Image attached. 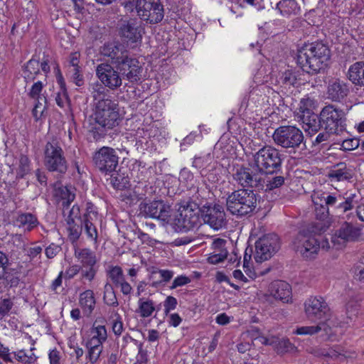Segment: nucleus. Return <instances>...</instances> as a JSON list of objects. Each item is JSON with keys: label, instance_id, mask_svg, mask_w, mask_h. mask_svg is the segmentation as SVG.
Here are the masks:
<instances>
[{"label": "nucleus", "instance_id": "1", "mask_svg": "<svg viewBox=\"0 0 364 364\" xmlns=\"http://www.w3.org/2000/svg\"><path fill=\"white\" fill-rule=\"evenodd\" d=\"M330 59L328 47L321 43L306 44L297 52V63L309 73H317L323 69Z\"/></svg>", "mask_w": 364, "mask_h": 364}, {"label": "nucleus", "instance_id": "2", "mask_svg": "<svg viewBox=\"0 0 364 364\" xmlns=\"http://www.w3.org/2000/svg\"><path fill=\"white\" fill-rule=\"evenodd\" d=\"M327 228L328 225L326 224L315 223L311 227V234L299 232L293 242L295 250L306 259L315 258L321 248L316 235L325 232Z\"/></svg>", "mask_w": 364, "mask_h": 364}, {"label": "nucleus", "instance_id": "3", "mask_svg": "<svg viewBox=\"0 0 364 364\" xmlns=\"http://www.w3.org/2000/svg\"><path fill=\"white\" fill-rule=\"evenodd\" d=\"M257 205V194L251 190L239 189L229 193L226 198L227 210L237 216L252 213Z\"/></svg>", "mask_w": 364, "mask_h": 364}, {"label": "nucleus", "instance_id": "4", "mask_svg": "<svg viewBox=\"0 0 364 364\" xmlns=\"http://www.w3.org/2000/svg\"><path fill=\"white\" fill-rule=\"evenodd\" d=\"M253 158L257 170L262 174H273L281 168V154L271 146L261 148L254 154Z\"/></svg>", "mask_w": 364, "mask_h": 364}, {"label": "nucleus", "instance_id": "5", "mask_svg": "<svg viewBox=\"0 0 364 364\" xmlns=\"http://www.w3.org/2000/svg\"><path fill=\"white\" fill-rule=\"evenodd\" d=\"M44 165L49 171L63 173L67 171L68 164L60 141L53 136L46 142L44 148Z\"/></svg>", "mask_w": 364, "mask_h": 364}, {"label": "nucleus", "instance_id": "6", "mask_svg": "<svg viewBox=\"0 0 364 364\" xmlns=\"http://www.w3.org/2000/svg\"><path fill=\"white\" fill-rule=\"evenodd\" d=\"M117 107L118 105L112 100L95 102L93 114L95 122L105 130L113 129L119 124L120 121Z\"/></svg>", "mask_w": 364, "mask_h": 364}, {"label": "nucleus", "instance_id": "7", "mask_svg": "<svg viewBox=\"0 0 364 364\" xmlns=\"http://www.w3.org/2000/svg\"><path fill=\"white\" fill-rule=\"evenodd\" d=\"M174 224L180 231L187 232L200 224V210L198 204L188 201L180 205Z\"/></svg>", "mask_w": 364, "mask_h": 364}, {"label": "nucleus", "instance_id": "8", "mask_svg": "<svg viewBox=\"0 0 364 364\" xmlns=\"http://www.w3.org/2000/svg\"><path fill=\"white\" fill-rule=\"evenodd\" d=\"M274 143L284 149L295 150L301 145L305 146L303 132L295 126H281L275 129L273 136Z\"/></svg>", "mask_w": 364, "mask_h": 364}, {"label": "nucleus", "instance_id": "9", "mask_svg": "<svg viewBox=\"0 0 364 364\" xmlns=\"http://www.w3.org/2000/svg\"><path fill=\"white\" fill-rule=\"evenodd\" d=\"M346 122L344 112L333 105L326 106L320 113L321 127L328 133L339 134L346 129Z\"/></svg>", "mask_w": 364, "mask_h": 364}, {"label": "nucleus", "instance_id": "10", "mask_svg": "<svg viewBox=\"0 0 364 364\" xmlns=\"http://www.w3.org/2000/svg\"><path fill=\"white\" fill-rule=\"evenodd\" d=\"M136 11L141 20L151 24L160 22L164 16L160 0H136Z\"/></svg>", "mask_w": 364, "mask_h": 364}, {"label": "nucleus", "instance_id": "11", "mask_svg": "<svg viewBox=\"0 0 364 364\" xmlns=\"http://www.w3.org/2000/svg\"><path fill=\"white\" fill-rule=\"evenodd\" d=\"M200 218L205 224L215 230L222 229L227 223L226 214L223 205L208 203L200 208Z\"/></svg>", "mask_w": 364, "mask_h": 364}, {"label": "nucleus", "instance_id": "12", "mask_svg": "<svg viewBox=\"0 0 364 364\" xmlns=\"http://www.w3.org/2000/svg\"><path fill=\"white\" fill-rule=\"evenodd\" d=\"M304 311L311 320H324L330 323L331 309L321 296H311L304 303Z\"/></svg>", "mask_w": 364, "mask_h": 364}, {"label": "nucleus", "instance_id": "13", "mask_svg": "<svg viewBox=\"0 0 364 364\" xmlns=\"http://www.w3.org/2000/svg\"><path fill=\"white\" fill-rule=\"evenodd\" d=\"M171 208L162 200L142 202L139 205V214L145 218H155L168 223Z\"/></svg>", "mask_w": 364, "mask_h": 364}, {"label": "nucleus", "instance_id": "14", "mask_svg": "<svg viewBox=\"0 0 364 364\" xmlns=\"http://www.w3.org/2000/svg\"><path fill=\"white\" fill-rule=\"evenodd\" d=\"M280 247L279 237L269 234L260 237L255 243V259L257 262H262L271 258Z\"/></svg>", "mask_w": 364, "mask_h": 364}, {"label": "nucleus", "instance_id": "15", "mask_svg": "<svg viewBox=\"0 0 364 364\" xmlns=\"http://www.w3.org/2000/svg\"><path fill=\"white\" fill-rule=\"evenodd\" d=\"M119 157L115 150L111 147L103 146L93 156V162L102 173H111L118 165Z\"/></svg>", "mask_w": 364, "mask_h": 364}, {"label": "nucleus", "instance_id": "16", "mask_svg": "<svg viewBox=\"0 0 364 364\" xmlns=\"http://www.w3.org/2000/svg\"><path fill=\"white\" fill-rule=\"evenodd\" d=\"M63 216L66 221L68 239L72 243L76 242L82 231V219L80 218V208L73 205L68 211L63 210Z\"/></svg>", "mask_w": 364, "mask_h": 364}, {"label": "nucleus", "instance_id": "17", "mask_svg": "<svg viewBox=\"0 0 364 364\" xmlns=\"http://www.w3.org/2000/svg\"><path fill=\"white\" fill-rule=\"evenodd\" d=\"M233 179L242 187L258 188L261 187L262 174L256 169H252L242 166L235 167L232 173Z\"/></svg>", "mask_w": 364, "mask_h": 364}, {"label": "nucleus", "instance_id": "18", "mask_svg": "<svg viewBox=\"0 0 364 364\" xmlns=\"http://www.w3.org/2000/svg\"><path fill=\"white\" fill-rule=\"evenodd\" d=\"M361 235V229L350 223L345 222L331 237V242L341 248L347 242L357 241Z\"/></svg>", "mask_w": 364, "mask_h": 364}, {"label": "nucleus", "instance_id": "19", "mask_svg": "<svg viewBox=\"0 0 364 364\" xmlns=\"http://www.w3.org/2000/svg\"><path fill=\"white\" fill-rule=\"evenodd\" d=\"M96 75L100 82L107 87L114 90L122 85L119 71L110 64L101 63L97 66Z\"/></svg>", "mask_w": 364, "mask_h": 364}, {"label": "nucleus", "instance_id": "20", "mask_svg": "<svg viewBox=\"0 0 364 364\" xmlns=\"http://www.w3.org/2000/svg\"><path fill=\"white\" fill-rule=\"evenodd\" d=\"M295 116L297 121L303 124L306 132L315 133L321 127L320 117L306 108V100H301L299 107L295 112Z\"/></svg>", "mask_w": 364, "mask_h": 364}, {"label": "nucleus", "instance_id": "21", "mask_svg": "<svg viewBox=\"0 0 364 364\" xmlns=\"http://www.w3.org/2000/svg\"><path fill=\"white\" fill-rule=\"evenodd\" d=\"M251 335L252 338L259 342L260 343L273 346L278 354L294 353L297 351V348L293 343H291L288 338H283L279 339L275 336L267 338L259 335L257 330L252 331Z\"/></svg>", "mask_w": 364, "mask_h": 364}, {"label": "nucleus", "instance_id": "22", "mask_svg": "<svg viewBox=\"0 0 364 364\" xmlns=\"http://www.w3.org/2000/svg\"><path fill=\"white\" fill-rule=\"evenodd\" d=\"M122 77L130 82H135L140 80L142 68L139 60L129 53L123 60L115 67Z\"/></svg>", "mask_w": 364, "mask_h": 364}, {"label": "nucleus", "instance_id": "23", "mask_svg": "<svg viewBox=\"0 0 364 364\" xmlns=\"http://www.w3.org/2000/svg\"><path fill=\"white\" fill-rule=\"evenodd\" d=\"M297 335L314 336L318 335L323 341L333 340L335 333L327 321H320L316 325L298 327L294 332Z\"/></svg>", "mask_w": 364, "mask_h": 364}, {"label": "nucleus", "instance_id": "24", "mask_svg": "<svg viewBox=\"0 0 364 364\" xmlns=\"http://www.w3.org/2000/svg\"><path fill=\"white\" fill-rule=\"evenodd\" d=\"M40 67L46 75L50 72V66L47 60L40 63L39 59L33 56L22 68V77L26 83L33 82L40 73Z\"/></svg>", "mask_w": 364, "mask_h": 364}, {"label": "nucleus", "instance_id": "25", "mask_svg": "<svg viewBox=\"0 0 364 364\" xmlns=\"http://www.w3.org/2000/svg\"><path fill=\"white\" fill-rule=\"evenodd\" d=\"M119 36L127 43H137L141 41V28L135 20L124 21L119 26Z\"/></svg>", "mask_w": 364, "mask_h": 364}, {"label": "nucleus", "instance_id": "26", "mask_svg": "<svg viewBox=\"0 0 364 364\" xmlns=\"http://www.w3.org/2000/svg\"><path fill=\"white\" fill-rule=\"evenodd\" d=\"M100 53L110 58L112 65L116 67L129 53V51L122 44L114 42L105 44L101 47Z\"/></svg>", "mask_w": 364, "mask_h": 364}, {"label": "nucleus", "instance_id": "27", "mask_svg": "<svg viewBox=\"0 0 364 364\" xmlns=\"http://www.w3.org/2000/svg\"><path fill=\"white\" fill-rule=\"evenodd\" d=\"M349 93V87L346 82L340 79L330 80L327 87V98L333 102L343 101Z\"/></svg>", "mask_w": 364, "mask_h": 364}, {"label": "nucleus", "instance_id": "28", "mask_svg": "<svg viewBox=\"0 0 364 364\" xmlns=\"http://www.w3.org/2000/svg\"><path fill=\"white\" fill-rule=\"evenodd\" d=\"M316 195H320V198L323 203L329 207H334L338 213H344L350 210V202L343 200L344 197L341 194L315 193Z\"/></svg>", "mask_w": 364, "mask_h": 364}, {"label": "nucleus", "instance_id": "29", "mask_svg": "<svg viewBox=\"0 0 364 364\" xmlns=\"http://www.w3.org/2000/svg\"><path fill=\"white\" fill-rule=\"evenodd\" d=\"M269 292L274 299L283 302H288L291 296L290 285L282 280L272 282L269 287Z\"/></svg>", "mask_w": 364, "mask_h": 364}, {"label": "nucleus", "instance_id": "30", "mask_svg": "<svg viewBox=\"0 0 364 364\" xmlns=\"http://www.w3.org/2000/svg\"><path fill=\"white\" fill-rule=\"evenodd\" d=\"M98 222V214L96 211L87 210L82 218V228L87 236L92 240L97 241L98 233L96 224Z\"/></svg>", "mask_w": 364, "mask_h": 364}, {"label": "nucleus", "instance_id": "31", "mask_svg": "<svg viewBox=\"0 0 364 364\" xmlns=\"http://www.w3.org/2000/svg\"><path fill=\"white\" fill-rule=\"evenodd\" d=\"M226 241L221 238H217L212 243L213 252L208 258L209 263L216 264L223 262L228 256L225 248Z\"/></svg>", "mask_w": 364, "mask_h": 364}, {"label": "nucleus", "instance_id": "32", "mask_svg": "<svg viewBox=\"0 0 364 364\" xmlns=\"http://www.w3.org/2000/svg\"><path fill=\"white\" fill-rule=\"evenodd\" d=\"M53 196L58 200L62 202L63 210L68 211L71 202L75 199V194L67 186H64L60 183H56L54 186Z\"/></svg>", "mask_w": 364, "mask_h": 364}, {"label": "nucleus", "instance_id": "33", "mask_svg": "<svg viewBox=\"0 0 364 364\" xmlns=\"http://www.w3.org/2000/svg\"><path fill=\"white\" fill-rule=\"evenodd\" d=\"M14 223L15 225L23 229L24 232H31L39 224L37 217L30 213L18 214Z\"/></svg>", "mask_w": 364, "mask_h": 364}, {"label": "nucleus", "instance_id": "34", "mask_svg": "<svg viewBox=\"0 0 364 364\" xmlns=\"http://www.w3.org/2000/svg\"><path fill=\"white\" fill-rule=\"evenodd\" d=\"M347 76L355 86L364 87V61L352 64L348 68Z\"/></svg>", "mask_w": 364, "mask_h": 364}, {"label": "nucleus", "instance_id": "35", "mask_svg": "<svg viewBox=\"0 0 364 364\" xmlns=\"http://www.w3.org/2000/svg\"><path fill=\"white\" fill-rule=\"evenodd\" d=\"M331 181H348L352 178L351 171L344 163H339L333 166L327 174Z\"/></svg>", "mask_w": 364, "mask_h": 364}, {"label": "nucleus", "instance_id": "36", "mask_svg": "<svg viewBox=\"0 0 364 364\" xmlns=\"http://www.w3.org/2000/svg\"><path fill=\"white\" fill-rule=\"evenodd\" d=\"M79 304L84 314L87 316H90L96 305V299L92 290L87 289L82 292L79 296Z\"/></svg>", "mask_w": 364, "mask_h": 364}, {"label": "nucleus", "instance_id": "37", "mask_svg": "<svg viewBox=\"0 0 364 364\" xmlns=\"http://www.w3.org/2000/svg\"><path fill=\"white\" fill-rule=\"evenodd\" d=\"M312 201L315 206V215L318 220L323 222L318 223L321 225L326 224L329 226V209L325 205L320 198V195H316L315 193L312 196Z\"/></svg>", "mask_w": 364, "mask_h": 364}, {"label": "nucleus", "instance_id": "38", "mask_svg": "<svg viewBox=\"0 0 364 364\" xmlns=\"http://www.w3.org/2000/svg\"><path fill=\"white\" fill-rule=\"evenodd\" d=\"M173 275L172 270L154 268L151 272L150 279L154 280L151 286L157 287L160 284L164 285L171 281Z\"/></svg>", "mask_w": 364, "mask_h": 364}, {"label": "nucleus", "instance_id": "39", "mask_svg": "<svg viewBox=\"0 0 364 364\" xmlns=\"http://www.w3.org/2000/svg\"><path fill=\"white\" fill-rule=\"evenodd\" d=\"M263 183L258 189H262L264 191H271L279 188L284 185L285 178L282 176H272V174H262Z\"/></svg>", "mask_w": 364, "mask_h": 364}, {"label": "nucleus", "instance_id": "40", "mask_svg": "<svg viewBox=\"0 0 364 364\" xmlns=\"http://www.w3.org/2000/svg\"><path fill=\"white\" fill-rule=\"evenodd\" d=\"M74 255L77 261L81 264V266H92L97 264L96 254L90 249L75 248Z\"/></svg>", "mask_w": 364, "mask_h": 364}, {"label": "nucleus", "instance_id": "41", "mask_svg": "<svg viewBox=\"0 0 364 364\" xmlns=\"http://www.w3.org/2000/svg\"><path fill=\"white\" fill-rule=\"evenodd\" d=\"M105 342L89 338L86 343V348L87 349V358L92 363H96L103 350V343Z\"/></svg>", "mask_w": 364, "mask_h": 364}, {"label": "nucleus", "instance_id": "42", "mask_svg": "<svg viewBox=\"0 0 364 364\" xmlns=\"http://www.w3.org/2000/svg\"><path fill=\"white\" fill-rule=\"evenodd\" d=\"M35 348H31L29 350L25 349L18 350L13 352L15 360L23 364H33L36 362L38 356L33 353Z\"/></svg>", "mask_w": 364, "mask_h": 364}, {"label": "nucleus", "instance_id": "43", "mask_svg": "<svg viewBox=\"0 0 364 364\" xmlns=\"http://www.w3.org/2000/svg\"><path fill=\"white\" fill-rule=\"evenodd\" d=\"M313 353L316 356H327L333 359H338L343 360L348 355H346V352L338 346L326 349H317L315 350Z\"/></svg>", "mask_w": 364, "mask_h": 364}, {"label": "nucleus", "instance_id": "44", "mask_svg": "<svg viewBox=\"0 0 364 364\" xmlns=\"http://www.w3.org/2000/svg\"><path fill=\"white\" fill-rule=\"evenodd\" d=\"M278 9L282 16L296 14L299 11V6L295 0H282L277 4Z\"/></svg>", "mask_w": 364, "mask_h": 364}, {"label": "nucleus", "instance_id": "45", "mask_svg": "<svg viewBox=\"0 0 364 364\" xmlns=\"http://www.w3.org/2000/svg\"><path fill=\"white\" fill-rule=\"evenodd\" d=\"M102 82H96L91 85V94L94 101L100 102L101 100H112L108 90Z\"/></svg>", "mask_w": 364, "mask_h": 364}, {"label": "nucleus", "instance_id": "46", "mask_svg": "<svg viewBox=\"0 0 364 364\" xmlns=\"http://www.w3.org/2000/svg\"><path fill=\"white\" fill-rule=\"evenodd\" d=\"M90 338L96 339L102 342L107 340V331L105 325L98 323L95 321L90 331Z\"/></svg>", "mask_w": 364, "mask_h": 364}, {"label": "nucleus", "instance_id": "47", "mask_svg": "<svg viewBox=\"0 0 364 364\" xmlns=\"http://www.w3.org/2000/svg\"><path fill=\"white\" fill-rule=\"evenodd\" d=\"M103 301L109 306H118L119 302L112 284L107 283L104 287Z\"/></svg>", "mask_w": 364, "mask_h": 364}, {"label": "nucleus", "instance_id": "48", "mask_svg": "<svg viewBox=\"0 0 364 364\" xmlns=\"http://www.w3.org/2000/svg\"><path fill=\"white\" fill-rule=\"evenodd\" d=\"M155 311L154 303L151 299L144 300L140 299L139 300V309L138 312L141 317L147 318L151 316Z\"/></svg>", "mask_w": 364, "mask_h": 364}, {"label": "nucleus", "instance_id": "49", "mask_svg": "<svg viewBox=\"0 0 364 364\" xmlns=\"http://www.w3.org/2000/svg\"><path fill=\"white\" fill-rule=\"evenodd\" d=\"M3 280H4L6 285H9L10 287H17L20 282L19 273L14 271V269L11 270L6 267L5 268V276Z\"/></svg>", "mask_w": 364, "mask_h": 364}, {"label": "nucleus", "instance_id": "50", "mask_svg": "<svg viewBox=\"0 0 364 364\" xmlns=\"http://www.w3.org/2000/svg\"><path fill=\"white\" fill-rule=\"evenodd\" d=\"M98 271L96 265H83L80 266V277L82 279L87 280L88 282H92Z\"/></svg>", "mask_w": 364, "mask_h": 364}, {"label": "nucleus", "instance_id": "51", "mask_svg": "<svg viewBox=\"0 0 364 364\" xmlns=\"http://www.w3.org/2000/svg\"><path fill=\"white\" fill-rule=\"evenodd\" d=\"M108 275L115 286H118L125 279L123 270L119 266L112 267L109 271Z\"/></svg>", "mask_w": 364, "mask_h": 364}, {"label": "nucleus", "instance_id": "52", "mask_svg": "<svg viewBox=\"0 0 364 364\" xmlns=\"http://www.w3.org/2000/svg\"><path fill=\"white\" fill-rule=\"evenodd\" d=\"M34 107L32 110L33 117L36 120H38L43 115L44 111L46 109V98L40 97L38 100H36Z\"/></svg>", "mask_w": 364, "mask_h": 364}, {"label": "nucleus", "instance_id": "53", "mask_svg": "<svg viewBox=\"0 0 364 364\" xmlns=\"http://www.w3.org/2000/svg\"><path fill=\"white\" fill-rule=\"evenodd\" d=\"M110 180L113 187L119 190L126 188L129 184L128 179L119 176L118 173H112Z\"/></svg>", "mask_w": 364, "mask_h": 364}, {"label": "nucleus", "instance_id": "54", "mask_svg": "<svg viewBox=\"0 0 364 364\" xmlns=\"http://www.w3.org/2000/svg\"><path fill=\"white\" fill-rule=\"evenodd\" d=\"M44 85H45L41 81L34 82L28 92V96L35 100H38L40 97H46L41 95Z\"/></svg>", "mask_w": 364, "mask_h": 364}, {"label": "nucleus", "instance_id": "55", "mask_svg": "<svg viewBox=\"0 0 364 364\" xmlns=\"http://www.w3.org/2000/svg\"><path fill=\"white\" fill-rule=\"evenodd\" d=\"M58 81L60 84L61 88L63 89V92L57 93L55 96V102L59 107H64L68 103V98L65 90L63 79L61 75L58 77Z\"/></svg>", "mask_w": 364, "mask_h": 364}, {"label": "nucleus", "instance_id": "56", "mask_svg": "<svg viewBox=\"0 0 364 364\" xmlns=\"http://www.w3.org/2000/svg\"><path fill=\"white\" fill-rule=\"evenodd\" d=\"M30 171V161L26 156H21L19 159V165L17 174L21 177H23Z\"/></svg>", "mask_w": 364, "mask_h": 364}, {"label": "nucleus", "instance_id": "57", "mask_svg": "<svg viewBox=\"0 0 364 364\" xmlns=\"http://www.w3.org/2000/svg\"><path fill=\"white\" fill-rule=\"evenodd\" d=\"M359 310V304L357 300L350 299L346 304V314L350 319L355 316Z\"/></svg>", "mask_w": 364, "mask_h": 364}, {"label": "nucleus", "instance_id": "58", "mask_svg": "<svg viewBox=\"0 0 364 364\" xmlns=\"http://www.w3.org/2000/svg\"><path fill=\"white\" fill-rule=\"evenodd\" d=\"M26 237L21 234H14L11 236L9 243L18 249H25Z\"/></svg>", "mask_w": 364, "mask_h": 364}, {"label": "nucleus", "instance_id": "59", "mask_svg": "<svg viewBox=\"0 0 364 364\" xmlns=\"http://www.w3.org/2000/svg\"><path fill=\"white\" fill-rule=\"evenodd\" d=\"M177 304L178 301L175 297L168 296L164 302V314L168 315L171 311H173L176 308Z\"/></svg>", "mask_w": 364, "mask_h": 364}, {"label": "nucleus", "instance_id": "60", "mask_svg": "<svg viewBox=\"0 0 364 364\" xmlns=\"http://www.w3.org/2000/svg\"><path fill=\"white\" fill-rule=\"evenodd\" d=\"M115 316L112 325V331L116 336H120L124 331L123 322L119 314H116Z\"/></svg>", "mask_w": 364, "mask_h": 364}, {"label": "nucleus", "instance_id": "61", "mask_svg": "<svg viewBox=\"0 0 364 364\" xmlns=\"http://www.w3.org/2000/svg\"><path fill=\"white\" fill-rule=\"evenodd\" d=\"M42 251L43 247L38 245L36 243H33V246L26 250L27 255L31 260L34 259L38 256L41 257Z\"/></svg>", "mask_w": 364, "mask_h": 364}, {"label": "nucleus", "instance_id": "62", "mask_svg": "<svg viewBox=\"0 0 364 364\" xmlns=\"http://www.w3.org/2000/svg\"><path fill=\"white\" fill-rule=\"evenodd\" d=\"M13 306V302L9 299H4L0 303V319L9 314Z\"/></svg>", "mask_w": 364, "mask_h": 364}, {"label": "nucleus", "instance_id": "63", "mask_svg": "<svg viewBox=\"0 0 364 364\" xmlns=\"http://www.w3.org/2000/svg\"><path fill=\"white\" fill-rule=\"evenodd\" d=\"M191 282V279L185 275H181L176 277L171 285L170 286L171 289H176L178 287L184 286Z\"/></svg>", "mask_w": 364, "mask_h": 364}, {"label": "nucleus", "instance_id": "64", "mask_svg": "<svg viewBox=\"0 0 364 364\" xmlns=\"http://www.w3.org/2000/svg\"><path fill=\"white\" fill-rule=\"evenodd\" d=\"M360 145V140L356 138L348 139L343 141L342 147L345 150H354L357 149Z\"/></svg>", "mask_w": 364, "mask_h": 364}]
</instances>
